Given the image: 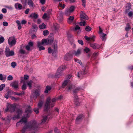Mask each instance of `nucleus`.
I'll use <instances>...</instances> for the list:
<instances>
[{
	"instance_id": "nucleus-1",
	"label": "nucleus",
	"mask_w": 133,
	"mask_h": 133,
	"mask_svg": "<svg viewBox=\"0 0 133 133\" xmlns=\"http://www.w3.org/2000/svg\"><path fill=\"white\" fill-rule=\"evenodd\" d=\"M38 127L36 121H33L27 123L21 130L22 133H26L27 130H33Z\"/></svg>"
},
{
	"instance_id": "nucleus-2",
	"label": "nucleus",
	"mask_w": 133,
	"mask_h": 133,
	"mask_svg": "<svg viewBox=\"0 0 133 133\" xmlns=\"http://www.w3.org/2000/svg\"><path fill=\"white\" fill-rule=\"evenodd\" d=\"M54 106V103L51 102L50 97H48L46 99V103L44 106V110H48L50 107H53Z\"/></svg>"
},
{
	"instance_id": "nucleus-3",
	"label": "nucleus",
	"mask_w": 133,
	"mask_h": 133,
	"mask_svg": "<svg viewBox=\"0 0 133 133\" xmlns=\"http://www.w3.org/2000/svg\"><path fill=\"white\" fill-rule=\"evenodd\" d=\"M67 84H68V85L66 88V89L68 91H71L73 89L74 86L71 84L70 82V80L69 79L66 80L64 81L62 87L64 88L65 87Z\"/></svg>"
},
{
	"instance_id": "nucleus-4",
	"label": "nucleus",
	"mask_w": 133,
	"mask_h": 133,
	"mask_svg": "<svg viewBox=\"0 0 133 133\" xmlns=\"http://www.w3.org/2000/svg\"><path fill=\"white\" fill-rule=\"evenodd\" d=\"M67 68L66 65H62L61 66L57 69L55 74L56 77H59L62 75V71Z\"/></svg>"
},
{
	"instance_id": "nucleus-5",
	"label": "nucleus",
	"mask_w": 133,
	"mask_h": 133,
	"mask_svg": "<svg viewBox=\"0 0 133 133\" xmlns=\"http://www.w3.org/2000/svg\"><path fill=\"white\" fill-rule=\"evenodd\" d=\"M16 107L15 105L9 104L7 107V108L5 110V111L7 112L9 111L11 112H14L15 110Z\"/></svg>"
},
{
	"instance_id": "nucleus-6",
	"label": "nucleus",
	"mask_w": 133,
	"mask_h": 133,
	"mask_svg": "<svg viewBox=\"0 0 133 133\" xmlns=\"http://www.w3.org/2000/svg\"><path fill=\"white\" fill-rule=\"evenodd\" d=\"M40 90L39 89H36L32 91L31 97V98H37L40 95Z\"/></svg>"
},
{
	"instance_id": "nucleus-7",
	"label": "nucleus",
	"mask_w": 133,
	"mask_h": 133,
	"mask_svg": "<svg viewBox=\"0 0 133 133\" xmlns=\"http://www.w3.org/2000/svg\"><path fill=\"white\" fill-rule=\"evenodd\" d=\"M5 55L7 57L10 56H13L14 55V51H10V49L7 47H6L5 50Z\"/></svg>"
},
{
	"instance_id": "nucleus-8",
	"label": "nucleus",
	"mask_w": 133,
	"mask_h": 133,
	"mask_svg": "<svg viewBox=\"0 0 133 133\" xmlns=\"http://www.w3.org/2000/svg\"><path fill=\"white\" fill-rule=\"evenodd\" d=\"M8 43L10 46H12L15 45L16 43V40L15 37H10L8 40Z\"/></svg>"
},
{
	"instance_id": "nucleus-9",
	"label": "nucleus",
	"mask_w": 133,
	"mask_h": 133,
	"mask_svg": "<svg viewBox=\"0 0 133 133\" xmlns=\"http://www.w3.org/2000/svg\"><path fill=\"white\" fill-rule=\"evenodd\" d=\"M22 111L21 109H18L16 111L17 115L14 116L12 117V119L14 120H15L16 119L19 118L20 116L22 115Z\"/></svg>"
},
{
	"instance_id": "nucleus-10",
	"label": "nucleus",
	"mask_w": 133,
	"mask_h": 133,
	"mask_svg": "<svg viewBox=\"0 0 133 133\" xmlns=\"http://www.w3.org/2000/svg\"><path fill=\"white\" fill-rule=\"evenodd\" d=\"M32 111V109L31 108V107L29 105H28L26 107V110L25 111V113L26 114V118H28L29 117L30 114H31Z\"/></svg>"
},
{
	"instance_id": "nucleus-11",
	"label": "nucleus",
	"mask_w": 133,
	"mask_h": 133,
	"mask_svg": "<svg viewBox=\"0 0 133 133\" xmlns=\"http://www.w3.org/2000/svg\"><path fill=\"white\" fill-rule=\"evenodd\" d=\"M83 68L82 71H80L79 72H78L77 76L79 78H80L83 75H85L87 72V71L85 70V67H83Z\"/></svg>"
},
{
	"instance_id": "nucleus-12",
	"label": "nucleus",
	"mask_w": 133,
	"mask_h": 133,
	"mask_svg": "<svg viewBox=\"0 0 133 133\" xmlns=\"http://www.w3.org/2000/svg\"><path fill=\"white\" fill-rule=\"evenodd\" d=\"M80 18L81 20H82V19L88 20L89 18L87 15L83 11L81 12L80 14Z\"/></svg>"
},
{
	"instance_id": "nucleus-13",
	"label": "nucleus",
	"mask_w": 133,
	"mask_h": 133,
	"mask_svg": "<svg viewBox=\"0 0 133 133\" xmlns=\"http://www.w3.org/2000/svg\"><path fill=\"white\" fill-rule=\"evenodd\" d=\"M44 44H45V43H42V40L41 42H38L37 47L39 48V51L45 49V48L42 46V45H44Z\"/></svg>"
},
{
	"instance_id": "nucleus-14",
	"label": "nucleus",
	"mask_w": 133,
	"mask_h": 133,
	"mask_svg": "<svg viewBox=\"0 0 133 133\" xmlns=\"http://www.w3.org/2000/svg\"><path fill=\"white\" fill-rule=\"evenodd\" d=\"M53 42V39H42V43H45V44L47 45L51 44Z\"/></svg>"
},
{
	"instance_id": "nucleus-15",
	"label": "nucleus",
	"mask_w": 133,
	"mask_h": 133,
	"mask_svg": "<svg viewBox=\"0 0 133 133\" xmlns=\"http://www.w3.org/2000/svg\"><path fill=\"white\" fill-rule=\"evenodd\" d=\"M90 45L93 49H97L100 48V46L98 44L93 43H90Z\"/></svg>"
},
{
	"instance_id": "nucleus-16",
	"label": "nucleus",
	"mask_w": 133,
	"mask_h": 133,
	"mask_svg": "<svg viewBox=\"0 0 133 133\" xmlns=\"http://www.w3.org/2000/svg\"><path fill=\"white\" fill-rule=\"evenodd\" d=\"M84 38L87 41H89L91 40V41L94 42L95 40V37L94 35H93L91 37H88L87 36H85Z\"/></svg>"
},
{
	"instance_id": "nucleus-17",
	"label": "nucleus",
	"mask_w": 133,
	"mask_h": 133,
	"mask_svg": "<svg viewBox=\"0 0 133 133\" xmlns=\"http://www.w3.org/2000/svg\"><path fill=\"white\" fill-rule=\"evenodd\" d=\"M72 58V55L70 54L69 53H67L65 55L64 58L65 60L69 61Z\"/></svg>"
},
{
	"instance_id": "nucleus-18",
	"label": "nucleus",
	"mask_w": 133,
	"mask_h": 133,
	"mask_svg": "<svg viewBox=\"0 0 133 133\" xmlns=\"http://www.w3.org/2000/svg\"><path fill=\"white\" fill-rule=\"evenodd\" d=\"M26 122V118L25 117H23L20 121L17 123L16 125L18 126L20 123H22L23 122L25 123Z\"/></svg>"
},
{
	"instance_id": "nucleus-19",
	"label": "nucleus",
	"mask_w": 133,
	"mask_h": 133,
	"mask_svg": "<svg viewBox=\"0 0 133 133\" xmlns=\"http://www.w3.org/2000/svg\"><path fill=\"white\" fill-rule=\"evenodd\" d=\"M11 85L15 89H18V84L17 81H15L12 83L11 84Z\"/></svg>"
},
{
	"instance_id": "nucleus-20",
	"label": "nucleus",
	"mask_w": 133,
	"mask_h": 133,
	"mask_svg": "<svg viewBox=\"0 0 133 133\" xmlns=\"http://www.w3.org/2000/svg\"><path fill=\"white\" fill-rule=\"evenodd\" d=\"M15 6L16 9H18L20 10H21L23 7L22 5L18 3L15 4Z\"/></svg>"
},
{
	"instance_id": "nucleus-21",
	"label": "nucleus",
	"mask_w": 133,
	"mask_h": 133,
	"mask_svg": "<svg viewBox=\"0 0 133 133\" xmlns=\"http://www.w3.org/2000/svg\"><path fill=\"white\" fill-rule=\"evenodd\" d=\"M38 16V15L37 14L34 13L31 14L29 17L34 19H36L37 18Z\"/></svg>"
},
{
	"instance_id": "nucleus-22",
	"label": "nucleus",
	"mask_w": 133,
	"mask_h": 133,
	"mask_svg": "<svg viewBox=\"0 0 133 133\" xmlns=\"http://www.w3.org/2000/svg\"><path fill=\"white\" fill-rule=\"evenodd\" d=\"M74 19V17L72 16H69L68 19L67 21L68 23L69 24H71L73 21Z\"/></svg>"
},
{
	"instance_id": "nucleus-23",
	"label": "nucleus",
	"mask_w": 133,
	"mask_h": 133,
	"mask_svg": "<svg viewBox=\"0 0 133 133\" xmlns=\"http://www.w3.org/2000/svg\"><path fill=\"white\" fill-rule=\"evenodd\" d=\"M74 97L75 98V105L77 106H79L80 105V103L78 101L79 100L78 98H77V96L76 95H75V96Z\"/></svg>"
},
{
	"instance_id": "nucleus-24",
	"label": "nucleus",
	"mask_w": 133,
	"mask_h": 133,
	"mask_svg": "<svg viewBox=\"0 0 133 133\" xmlns=\"http://www.w3.org/2000/svg\"><path fill=\"white\" fill-rule=\"evenodd\" d=\"M28 3L30 7H33L34 6V4L31 0H28Z\"/></svg>"
},
{
	"instance_id": "nucleus-25",
	"label": "nucleus",
	"mask_w": 133,
	"mask_h": 133,
	"mask_svg": "<svg viewBox=\"0 0 133 133\" xmlns=\"http://www.w3.org/2000/svg\"><path fill=\"white\" fill-rule=\"evenodd\" d=\"M51 89V87L48 86H47L45 88L44 92L46 93H48L49 91Z\"/></svg>"
},
{
	"instance_id": "nucleus-26",
	"label": "nucleus",
	"mask_w": 133,
	"mask_h": 133,
	"mask_svg": "<svg viewBox=\"0 0 133 133\" xmlns=\"http://www.w3.org/2000/svg\"><path fill=\"white\" fill-rule=\"evenodd\" d=\"M81 53V51L80 49H78L77 51H74V53L75 55L76 56H78Z\"/></svg>"
},
{
	"instance_id": "nucleus-27",
	"label": "nucleus",
	"mask_w": 133,
	"mask_h": 133,
	"mask_svg": "<svg viewBox=\"0 0 133 133\" xmlns=\"http://www.w3.org/2000/svg\"><path fill=\"white\" fill-rule=\"evenodd\" d=\"M33 83V81L31 80H30L27 82V85L30 89L31 88Z\"/></svg>"
},
{
	"instance_id": "nucleus-28",
	"label": "nucleus",
	"mask_w": 133,
	"mask_h": 133,
	"mask_svg": "<svg viewBox=\"0 0 133 133\" xmlns=\"http://www.w3.org/2000/svg\"><path fill=\"white\" fill-rule=\"evenodd\" d=\"M16 22L17 23L18 26V29L19 30H20L22 28V26L20 22L18 20L16 21Z\"/></svg>"
},
{
	"instance_id": "nucleus-29",
	"label": "nucleus",
	"mask_w": 133,
	"mask_h": 133,
	"mask_svg": "<svg viewBox=\"0 0 133 133\" xmlns=\"http://www.w3.org/2000/svg\"><path fill=\"white\" fill-rule=\"evenodd\" d=\"M43 103V101L40 100L38 104V107L39 108H41L42 106Z\"/></svg>"
},
{
	"instance_id": "nucleus-30",
	"label": "nucleus",
	"mask_w": 133,
	"mask_h": 133,
	"mask_svg": "<svg viewBox=\"0 0 133 133\" xmlns=\"http://www.w3.org/2000/svg\"><path fill=\"white\" fill-rule=\"evenodd\" d=\"M6 78V76L4 75L3 76L2 74H0V80L4 81Z\"/></svg>"
},
{
	"instance_id": "nucleus-31",
	"label": "nucleus",
	"mask_w": 133,
	"mask_h": 133,
	"mask_svg": "<svg viewBox=\"0 0 133 133\" xmlns=\"http://www.w3.org/2000/svg\"><path fill=\"white\" fill-rule=\"evenodd\" d=\"M39 28L40 29H44L46 28V26L44 24L42 23L39 26Z\"/></svg>"
},
{
	"instance_id": "nucleus-32",
	"label": "nucleus",
	"mask_w": 133,
	"mask_h": 133,
	"mask_svg": "<svg viewBox=\"0 0 133 133\" xmlns=\"http://www.w3.org/2000/svg\"><path fill=\"white\" fill-rule=\"evenodd\" d=\"M82 117L83 116L82 115H79L78 116L76 119V121L77 122L80 121L82 118Z\"/></svg>"
},
{
	"instance_id": "nucleus-33",
	"label": "nucleus",
	"mask_w": 133,
	"mask_h": 133,
	"mask_svg": "<svg viewBox=\"0 0 133 133\" xmlns=\"http://www.w3.org/2000/svg\"><path fill=\"white\" fill-rule=\"evenodd\" d=\"M47 119V116H44L43 117V119L42 120V122L41 123H44L46 122Z\"/></svg>"
},
{
	"instance_id": "nucleus-34",
	"label": "nucleus",
	"mask_w": 133,
	"mask_h": 133,
	"mask_svg": "<svg viewBox=\"0 0 133 133\" xmlns=\"http://www.w3.org/2000/svg\"><path fill=\"white\" fill-rule=\"evenodd\" d=\"M27 85L26 84L25 82H24L23 85L22 87V89L23 90H25L27 88Z\"/></svg>"
},
{
	"instance_id": "nucleus-35",
	"label": "nucleus",
	"mask_w": 133,
	"mask_h": 133,
	"mask_svg": "<svg viewBox=\"0 0 133 133\" xmlns=\"http://www.w3.org/2000/svg\"><path fill=\"white\" fill-rule=\"evenodd\" d=\"M1 118L3 120H5V123H8L10 122V118Z\"/></svg>"
},
{
	"instance_id": "nucleus-36",
	"label": "nucleus",
	"mask_w": 133,
	"mask_h": 133,
	"mask_svg": "<svg viewBox=\"0 0 133 133\" xmlns=\"http://www.w3.org/2000/svg\"><path fill=\"white\" fill-rule=\"evenodd\" d=\"M102 34H103L102 36H101V38L102 39V41H105L106 39L105 36L106 35V34L103 33H102Z\"/></svg>"
},
{
	"instance_id": "nucleus-37",
	"label": "nucleus",
	"mask_w": 133,
	"mask_h": 133,
	"mask_svg": "<svg viewBox=\"0 0 133 133\" xmlns=\"http://www.w3.org/2000/svg\"><path fill=\"white\" fill-rule=\"evenodd\" d=\"M71 13V12L70 10L68 9H67L65 11V14L66 16H69L70 15Z\"/></svg>"
},
{
	"instance_id": "nucleus-38",
	"label": "nucleus",
	"mask_w": 133,
	"mask_h": 133,
	"mask_svg": "<svg viewBox=\"0 0 133 133\" xmlns=\"http://www.w3.org/2000/svg\"><path fill=\"white\" fill-rule=\"evenodd\" d=\"M75 62L80 64V65H82V63L81 61L78 59H77L76 58H74V59Z\"/></svg>"
},
{
	"instance_id": "nucleus-39",
	"label": "nucleus",
	"mask_w": 133,
	"mask_h": 133,
	"mask_svg": "<svg viewBox=\"0 0 133 133\" xmlns=\"http://www.w3.org/2000/svg\"><path fill=\"white\" fill-rule=\"evenodd\" d=\"M81 89L79 87L76 88L73 91V92L74 93H77L78 91L80 90Z\"/></svg>"
},
{
	"instance_id": "nucleus-40",
	"label": "nucleus",
	"mask_w": 133,
	"mask_h": 133,
	"mask_svg": "<svg viewBox=\"0 0 133 133\" xmlns=\"http://www.w3.org/2000/svg\"><path fill=\"white\" fill-rule=\"evenodd\" d=\"M4 37L3 36L0 35V44L3 43L4 42Z\"/></svg>"
},
{
	"instance_id": "nucleus-41",
	"label": "nucleus",
	"mask_w": 133,
	"mask_h": 133,
	"mask_svg": "<svg viewBox=\"0 0 133 133\" xmlns=\"http://www.w3.org/2000/svg\"><path fill=\"white\" fill-rule=\"evenodd\" d=\"M85 30L87 31H89L91 30V28L89 26H87L85 28Z\"/></svg>"
},
{
	"instance_id": "nucleus-42",
	"label": "nucleus",
	"mask_w": 133,
	"mask_h": 133,
	"mask_svg": "<svg viewBox=\"0 0 133 133\" xmlns=\"http://www.w3.org/2000/svg\"><path fill=\"white\" fill-rule=\"evenodd\" d=\"M131 29L129 23L127 24V27L125 28V30L126 31H128L129 30Z\"/></svg>"
},
{
	"instance_id": "nucleus-43",
	"label": "nucleus",
	"mask_w": 133,
	"mask_h": 133,
	"mask_svg": "<svg viewBox=\"0 0 133 133\" xmlns=\"http://www.w3.org/2000/svg\"><path fill=\"white\" fill-rule=\"evenodd\" d=\"M11 99L15 101H16L17 100H18L19 99V98L18 97H16V98L15 97L13 96H11L10 97Z\"/></svg>"
},
{
	"instance_id": "nucleus-44",
	"label": "nucleus",
	"mask_w": 133,
	"mask_h": 133,
	"mask_svg": "<svg viewBox=\"0 0 133 133\" xmlns=\"http://www.w3.org/2000/svg\"><path fill=\"white\" fill-rule=\"evenodd\" d=\"M43 35L44 36H46L49 34V31L47 30H44L43 31Z\"/></svg>"
},
{
	"instance_id": "nucleus-45",
	"label": "nucleus",
	"mask_w": 133,
	"mask_h": 133,
	"mask_svg": "<svg viewBox=\"0 0 133 133\" xmlns=\"http://www.w3.org/2000/svg\"><path fill=\"white\" fill-rule=\"evenodd\" d=\"M11 65L12 68H14L16 66V63L15 62H13L11 63Z\"/></svg>"
},
{
	"instance_id": "nucleus-46",
	"label": "nucleus",
	"mask_w": 133,
	"mask_h": 133,
	"mask_svg": "<svg viewBox=\"0 0 133 133\" xmlns=\"http://www.w3.org/2000/svg\"><path fill=\"white\" fill-rule=\"evenodd\" d=\"M129 17H131L133 16V11H130L128 13Z\"/></svg>"
},
{
	"instance_id": "nucleus-47",
	"label": "nucleus",
	"mask_w": 133,
	"mask_h": 133,
	"mask_svg": "<svg viewBox=\"0 0 133 133\" xmlns=\"http://www.w3.org/2000/svg\"><path fill=\"white\" fill-rule=\"evenodd\" d=\"M13 79V77L11 75H9L7 78V79L9 81H11Z\"/></svg>"
},
{
	"instance_id": "nucleus-48",
	"label": "nucleus",
	"mask_w": 133,
	"mask_h": 133,
	"mask_svg": "<svg viewBox=\"0 0 133 133\" xmlns=\"http://www.w3.org/2000/svg\"><path fill=\"white\" fill-rule=\"evenodd\" d=\"M80 29V27L77 25H76L74 29V31H76Z\"/></svg>"
},
{
	"instance_id": "nucleus-49",
	"label": "nucleus",
	"mask_w": 133,
	"mask_h": 133,
	"mask_svg": "<svg viewBox=\"0 0 133 133\" xmlns=\"http://www.w3.org/2000/svg\"><path fill=\"white\" fill-rule=\"evenodd\" d=\"M75 9V7L73 6H71L69 9V10L72 12Z\"/></svg>"
},
{
	"instance_id": "nucleus-50",
	"label": "nucleus",
	"mask_w": 133,
	"mask_h": 133,
	"mask_svg": "<svg viewBox=\"0 0 133 133\" xmlns=\"http://www.w3.org/2000/svg\"><path fill=\"white\" fill-rule=\"evenodd\" d=\"M128 10L127 9H126V10H125L126 13H127V12H128L129 10L131 8V5L130 3L128 5Z\"/></svg>"
},
{
	"instance_id": "nucleus-51",
	"label": "nucleus",
	"mask_w": 133,
	"mask_h": 133,
	"mask_svg": "<svg viewBox=\"0 0 133 133\" xmlns=\"http://www.w3.org/2000/svg\"><path fill=\"white\" fill-rule=\"evenodd\" d=\"M79 24L81 26L83 25L84 26L85 24V21H84L83 22H81L79 23Z\"/></svg>"
},
{
	"instance_id": "nucleus-52",
	"label": "nucleus",
	"mask_w": 133,
	"mask_h": 133,
	"mask_svg": "<svg viewBox=\"0 0 133 133\" xmlns=\"http://www.w3.org/2000/svg\"><path fill=\"white\" fill-rule=\"evenodd\" d=\"M5 87V85L4 84H1L0 86V91L3 89V88Z\"/></svg>"
},
{
	"instance_id": "nucleus-53",
	"label": "nucleus",
	"mask_w": 133,
	"mask_h": 133,
	"mask_svg": "<svg viewBox=\"0 0 133 133\" xmlns=\"http://www.w3.org/2000/svg\"><path fill=\"white\" fill-rule=\"evenodd\" d=\"M82 2V5L84 7H85V3H86V1L85 0H81Z\"/></svg>"
},
{
	"instance_id": "nucleus-54",
	"label": "nucleus",
	"mask_w": 133,
	"mask_h": 133,
	"mask_svg": "<svg viewBox=\"0 0 133 133\" xmlns=\"http://www.w3.org/2000/svg\"><path fill=\"white\" fill-rule=\"evenodd\" d=\"M78 42L79 44H81V45H83V43L82 40H78Z\"/></svg>"
},
{
	"instance_id": "nucleus-55",
	"label": "nucleus",
	"mask_w": 133,
	"mask_h": 133,
	"mask_svg": "<svg viewBox=\"0 0 133 133\" xmlns=\"http://www.w3.org/2000/svg\"><path fill=\"white\" fill-rule=\"evenodd\" d=\"M90 51V49L87 47L85 48L84 49V51L87 53H88Z\"/></svg>"
},
{
	"instance_id": "nucleus-56",
	"label": "nucleus",
	"mask_w": 133,
	"mask_h": 133,
	"mask_svg": "<svg viewBox=\"0 0 133 133\" xmlns=\"http://www.w3.org/2000/svg\"><path fill=\"white\" fill-rule=\"evenodd\" d=\"M48 17V16L46 13L44 14L42 16V18L44 19H45Z\"/></svg>"
},
{
	"instance_id": "nucleus-57",
	"label": "nucleus",
	"mask_w": 133,
	"mask_h": 133,
	"mask_svg": "<svg viewBox=\"0 0 133 133\" xmlns=\"http://www.w3.org/2000/svg\"><path fill=\"white\" fill-rule=\"evenodd\" d=\"M19 52L20 53L22 54H24L25 53V51L22 49L20 50H19Z\"/></svg>"
},
{
	"instance_id": "nucleus-58",
	"label": "nucleus",
	"mask_w": 133,
	"mask_h": 133,
	"mask_svg": "<svg viewBox=\"0 0 133 133\" xmlns=\"http://www.w3.org/2000/svg\"><path fill=\"white\" fill-rule=\"evenodd\" d=\"M40 3L42 4H44L45 3V0H39Z\"/></svg>"
},
{
	"instance_id": "nucleus-59",
	"label": "nucleus",
	"mask_w": 133,
	"mask_h": 133,
	"mask_svg": "<svg viewBox=\"0 0 133 133\" xmlns=\"http://www.w3.org/2000/svg\"><path fill=\"white\" fill-rule=\"evenodd\" d=\"M2 12L4 14L6 13L7 12V10L6 9L3 8L2 9Z\"/></svg>"
},
{
	"instance_id": "nucleus-60",
	"label": "nucleus",
	"mask_w": 133,
	"mask_h": 133,
	"mask_svg": "<svg viewBox=\"0 0 133 133\" xmlns=\"http://www.w3.org/2000/svg\"><path fill=\"white\" fill-rule=\"evenodd\" d=\"M3 25L5 26H7L8 25V23L7 22H4L3 23Z\"/></svg>"
},
{
	"instance_id": "nucleus-61",
	"label": "nucleus",
	"mask_w": 133,
	"mask_h": 133,
	"mask_svg": "<svg viewBox=\"0 0 133 133\" xmlns=\"http://www.w3.org/2000/svg\"><path fill=\"white\" fill-rule=\"evenodd\" d=\"M24 79L25 80H26L29 78V76L27 75H26L24 76Z\"/></svg>"
},
{
	"instance_id": "nucleus-62",
	"label": "nucleus",
	"mask_w": 133,
	"mask_h": 133,
	"mask_svg": "<svg viewBox=\"0 0 133 133\" xmlns=\"http://www.w3.org/2000/svg\"><path fill=\"white\" fill-rule=\"evenodd\" d=\"M34 111L37 114L39 113L38 109L37 108L34 109Z\"/></svg>"
},
{
	"instance_id": "nucleus-63",
	"label": "nucleus",
	"mask_w": 133,
	"mask_h": 133,
	"mask_svg": "<svg viewBox=\"0 0 133 133\" xmlns=\"http://www.w3.org/2000/svg\"><path fill=\"white\" fill-rule=\"evenodd\" d=\"M13 92L12 90H9L8 91L7 94H6L7 95H8L9 96L10 95H11V93H13Z\"/></svg>"
},
{
	"instance_id": "nucleus-64",
	"label": "nucleus",
	"mask_w": 133,
	"mask_h": 133,
	"mask_svg": "<svg viewBox=\"0 0 133 133\" xmlns=\"http://www.w3.org/2000/svg\"><path fill=\"white\" fill-rule=\"evenodd\" d=\"M59 6H60V7H61L63 9H64L65 7V5H62V3H59Z\"/></svg>"
}]
</instances>
